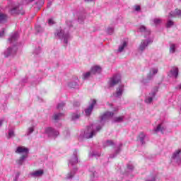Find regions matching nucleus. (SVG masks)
Listing matches in <instances>:
<instances>
[{
	"label": "nucleus",
	"mask_w": 181,
	"mask_h": 181,
	"mask_svg": "<svg viewBox=\"0 0 181 181\" xmlns=\"http://www.w3.org/2000/svg\"><path fill=\"white\" fill-rule=\"evenodd\" d=\"M21 174L19 173H18L16 175V179H18L19 177V175Z\"/></svg>",
	"instance_id": "obj_52"
},
{
	"label": "nucleus",
	"mask_w": 181,
	"mask_h": 181,
	"mask_svg": "<svg viewBox=\"0 0 181 181\" xmlns=\"http://www.w3.org/2000/svg\"><path fill=\"white\" fill-rule=\"evenodd\" d=\"M175 90H181V83L178 84V85L175 87Z\"/></svg>",
	"instance_id": "obj_49"
},
{
	"label": "nucleus",
	"mask_w": 181,
	"mask_h": 181,
	"mask_svg": "<svg viewBox=\"0 0 181 181\" xmlns=\"http://www.w3.org/2000/svg\"><path fill=\"white\" fill-rule=\"evenodd\" d=\"M107 33H108V35H112L114 33V28L111 27L107 28Z\"/></svg>",
	"instance_id": "obj_40"
},
{
	"label": "nucleus",
	"mask_w": 181,
	"mask_h": 181,
	"mask_svg": "<svg viewBox=\"0 0 181 181\" xmlns=\"http://www.w3.org/2000/svg\"><path fill=\"white\" fill-rule=\"evenodd\" d=\"M45 134H46L49 138H57L59 135V131L53 129L52 127L45 128Z\"/></svg>",
	"instance_id": "obj_8"
},
{
	"label": "nucleus",
	"mask_w": 181,
	"mask_h": 181,
	"mask_svg": "<svg viewBox=\"0 0 181 181\" xmlns=\"http://www.w3.org/2000/svg\"><path fill=\"white\" fill-rule=\"evenodd\" d=\"M151 23H153L156 26H158V25H160L162 23V19L159 18H153L151 21Z\"/></svg>",
	"instance_id": "obj_26"
},
{
	"label": "nucleus",
	"mask_w": 181,
	"mask_h": 181,
	"mask_svg": "<svg viewBox=\"0 0 181 181\" xmlns=\"http://www.w3.org/2000/svg\"><path fill=\"white\" fill-rule=\"evenodd\" d=\"M34 132H35V126H32L28 129L26 135L29 136L30 135V134H33Z\"/></svg>",
	"instance_id": "obj_34"
},
{
	"label": "nucleus",
	"mask_w": 181,
	"mask_h": 181,
	"mask_svg": "<svg viewBox=\"0 0 181 181\" xmlns=\"http://www.w3.org/2000/svg\"><path fill=\"white\" fill-rule=\"evenodd\" d=\"M52 5V3H49L48 4H47V7L48 8H50V6Z\"/></svg>",
	"instance_id": "obj_57"
},
{
	"label": "nucleus",
	"mask_w": 181,
	"mask_h": 181,
	"mask_svg": "<svg viewBox=\"0 0 181 181\" xmlns=\"http://www.w3.org/2000/svg\"><path fill=\"white\" fill-rule=\"evenodd\" d=\"M154 132H160L161 134H163V131H165V128L162 127V124H160L157 126V128H155L153 129Z\"/></svg>",
	"instance_id": "obj_27"
},
{
	"label": "nucleus",
	"mask_w": 181,
	"mask_h": 181,
	"mask_svg": "<svg viewBox=\"0 0 181 181\" xmlns=\"http://www.w3.org/2000/svg\"><path fill=\"white\" fill-rule=\"evenodd\" d=\"M26 158H28V154L23 155L18 160H16V163L21 166V165H23V162H25V159H26Z\"/></svg>",
	"instance_id": "obj_23"
},
{
	"label": "nucleus",
	"mask_w": 181,
	"mask_h": 181,
	"mask_svg": "<svg viewBox=\"0 0 181 181\" xmlns=\"http://www.w3.org/2000/svg\"><path fill=\"white\" fill-rule=\"evenodd\" d=\"M176 52V45L170 44V53L173 54Z\"/></svg>",
	"instance_id": "obj_33"
},
{
	"label": "nucleus",
	"mask_w": 181,
	"mask_h": 181,
	"mask_svg": "<svg viewBox=\"0 0 181 181\" xmlns=\"http://www.w3.org/2000/svg\"><path fill=\"white\" fill-rule=\"evenodd\" d=\"M62 117H63V113H54L53 115V119L54 121H59Z\"/></svg>",
	"instance_id": "obj_30"
},
{
	"label": "nucleus",
	"mask_w": 181,
	"mask_h": 181,
	"mask_svg": "<svg viewBox=\"0 0 181 181\" xmlns=\"http://www.w3.org/2000/svg\"><path fill=\"white\" fill-rule=\"evenodd\" d=\"M54 37L55 39H60L61 40H63L64 43L67 45L69 40L71 39L69 28H57L54 32Z\"/></svg>",
	"instance_id": "obj_3"
},
{
	"label": "nucleus",
	"mask_w": 181,
	"mask_h": 181,
	"mask_svg": "<svg viewBox=\"0 0 181 181\" xmlns=\"http://www.w3.org/2000/svg\"><path fill=\"white\" fill-rule=\"evenodd\" d=\"M19 38V34L18 33H14L11 35L10 37L8 38V42L10 43H13V42H16Z\"/></svg>",
	"instance_id": "obj_20"
},
{
	"label": "nucleus",
	"mask_w": 181,
	"mask_h": 181,
	"mask_svg": "<svg viewBox=\"0 0 181 181\" xmlns=\"http://www.w3.org/2000/svg\"><path fill=\"white\" fill-rule=\"evenodd\" d=\"M126 47H128V42L123 40L119 45L117 53H122V52H124Z\"/></svg>",
	"instance_id": "obj_17"
},
{
	"label": "nucleus",
	"mask_w": 181,
	"mask_h": 181,
	"mask_svg": "<svg viewBox=\"0 0 181 181\" xmlns=\"http://www.w3.org/2000/svg\"><path fill=\"white\" fill-rule=\"evenodd\" d=\"M74 107H80V103H79L78 102H75V103H74Z\"/></svg>",
	"instance_id": "obj_50"
},
{
	"label": "nucleus",
	"mask_w": 181,
	"mask_h": 181,
	"mask_svg": "<svg viewBox=\"0 0 181 181\" xmlns=\"http://www.w3.org/2000/svg\"><path fill=\"white\" fill-rule=\"evenodd\" d=\"M85 19H86V14L84 13L78 14V21L79 23H84Z\"/></svg>",
	"instance_id": "obj_24"
},
{
	"label": "nucleus",
	"mask_w": 181,
	"mask_h": 181,
	"mask_svg": "<svg viewBox=\"0 0 181 181\" xmlns=\"http://www.w3.org/2000/svg\"><path fill=\"white\" fill-rule=\"evenodd\" d=\"M176 16L181 18V10L179 8H177L175 11L170 12L168 15V19H170L172 18H176Z\"/></svg>",
	"instance_id": "obj_15"
},
{
	"label": "nucleus",
	"mask_w": 181,
	"mask_h": 181,
	"mask_svg": "<svg viewBox=\"0 0 181 181\" xmlns=\"http://www.w3.org/2000/svg\"><path fill=\"white\" fill-rule=\"evenodd\" d=\"M35 0H29V2H33Z\"/></svg>",
	"instance_id": "obj_58"
},
{
	"label": "nucleus",
	"mask_w": 181,
	"mask_h": 181,
	"mask_svg": "<svg viewBox=\"0 0 181 181\" xmlns=\"http://www.w3.org/2000/svg\"><path fill=\"white\" fill-rule=\"evenodd\" d=\"M40 52H41V49H40V47H38L37 48H36L34 51V54H40Z\"/></svg>",
	"instance_id": "obj_41"
},
{
	"label": "nucleus",
	"mask_w": 181,
	"mask_h": 181,
	"mask_svg": "<svg viewBox=\"0 0 181 181\" xmlns=\"http://www.w3.org/2000/svg\"><path fill=\"white\" fill-rule=\"evenodd\" d=\"M8 12L11 15H23L25 13L19 4H15L13 3H11L8 5Z\"/></svg>",
	"instance_id": "obj_4"
},
{
	"label": "nucleus",
	"mask_w": 181,
	"mask_h": 181,
	"mask_svg": "<svg viewBox=\"0 0 181 181\" xmlns=\"http://www.w3.org/2000/svg\"><path fill=\"white\" fill-rule=\"evenodd\" d=\"M153 43V40L152 38H147L146 40H142L139 46V50L140 52H144L146 49V47L149 46V45H152Z\"/></svg>",
	"instance_id": "obj_5"
},
{
	"label": "nucleus",
	"mask_w": 181,
	"mask_h": 181,
	"mask_svg": "<svg viewBox=\"0 0 181 181\" xmlns=\"http://www.w3.org/2000/svg\"><path fill=\"white\" fill-rule=\"evenodd\" d=\"M77 163H78V158L77 157V150H75L69 160V168L73 170L66 175V179H73V177L76 175V172H77V168L74 167Z\"/></svg>",
	"instance_id": "obj_2"
},
{
	"label": "nucleus",
	"mask_w": 181,
	"mask_h": 181,
	"mask_svg": "<svg viewBox=\"0 0 181 181\" xmlns=\"http://www.w3.org/2000/svg\"><path fill=\"white\" fill-rule=\"evenodd\" d=\"M37 32H40V26H38V28H36Z\"/></svg>",
	"instance_id": "obj_55"
},
{
	"label": "nucleus",
	"mask_w": 181,
	"mask_h": 181,
	"mask_svg": "<svg viewBox=\"0 0 181 181\" xmlns=\"http://www.w3.org/2000/svg\"><path fill=\"white\" fill-rule=\"evenodd\" d=\"M81 115H80V112H76L71 114V120L72 121H77L80 118Z\"/></svg>",
	"instance_id": "obj_25"
},
{
	"label": "nucleus",
	"mask_w": 181,
	"mask_h": 181,
	"mask_svg": "<svg viewBox=\"0 0 181 181\" xmlns=\"http://www.w3.org/2000/svg\"><path fill=\"white\" fill-rule=\"evenodd\" d=\"M135 11L136 12H139V11H141V6H135Z\"/></svg>",
	"instance_id": "obj_46"
},
{
	"label": "nucleus",
	"mask_w": 181,
	"mask_h": 181,
	"mask_svg": "<svg viewBox=\"0 0 181 181\" xmlns=\"http://www.w3.org/2000/svg\"><path fill=\"white\" fill-rule=\"evenodd\" d=\"M92 175H93V177H95V176H97V173L96 172L92 173Z\"/></svg>",
	"instance_id": "obj_51"
},
{
	"label": "nucleus",
	"mask_w": 181,
	"mask_h": 181,
	"mask_svg": "<svg viewBox=\"0 0 181 181\" xmlns=\"http://www.w3.org/2000/svg\"><path fill=\"white\" fill-rule=\"evenodd\" d=\"M124 85H119L117 89L116 92L113 94L114 97H116V98H119L122 97V94H124Z\"/></svg>",
	"instance_id": "obj_13"
},
{
	"label": "nucleus",
	"mask_w": 181,
	"mask_h": 181,
	"mask_svg": "<svg viewBox=\"0 0 181 181\" xmlns=\"http://www.w3.org/2000/svg\"><path fill=\"white\" fill-rule=\"evenodd\" d=\"M139 141H140L141 145L145 144V134L141 133L139 135Z\"/></svg>",
	"instance_id": "obj_29"
},
{
	"label": "nucleus",
	"mask_w": 181,
	"mask_h": 181,
	"mask_svg": "<svg viewBox=\"0 0 181 181\" xmlns=\"http://www.w3.org/2000/svg\"><path fill=\"white\" fill-rule=\"evenodd\" d=\"M140 32L144 33V37L151 35V30H148L144 25H140L139 28Z\"/></svg>",
	"instance_id": "obj_19"
},
{
	"label": "nucleus",
	"mask_w": 181,
	"mask_h": 181,
	"mask_svg": "<svg viewBox=\"0 0 181 181\" xmlns=\"http://www.w3.org/2000/svg\"><path fill=\"white\" fill-rule=\"evenodd\" d=\"M66 25L69 28H71V26H73V24L70 21H66Z\"/></svg>",
	"instance_id": "obj_48"
},
{
	"label": "nucleus",
	"mask_w": 181,
	"mask_h": 181,
	"mask_svg": "<svg viewBox=\"0 0 181 181\" xmlns=\"http://www.w3.org/2000/svg\"><path fill=\"white\" fill-rule=\"evenodd\" d=\"M123 121H124V116L115 117L112 119V122L114 123H119V122H122Z\"/></svg>",
	"instance_id": "obj_28"
},
{
	"label": "nucleus",
	"mask_w": 181,
	"mask_h": 181,
	"mask_svg": "<svg viewBox=\"0 0 181 181\" xmlns=\"http://www.w3.org/2000/svg\"><path fill=\"white\" fill-rule=\"evenodd\" d=\"M78 86V83L76 81H71L68 83V86H69L70 88H76Z\"/></svg>",
	"instance_id": "obj_32"
},
{
	"label": "nucleus",
	"mask_w": 181,
	"mask_h": 181,
	"mask_svg": "<svg viewBox=\"0 0 181 181\" xmlns=\"http://www.w3.org/2000/svg\"><path fill=\"white\" fill-rule=\"evenodd\" d=\"M172 163L181 165V150H176L171 157Z\"/></svg>",
	"instance_id": "obj_6"
},
{
	"label": "nucleus",
	"mask_w": 181,
	"mask_h": 181,
	"mask_svg": "<svg viewBox=\"0 0 181 181\" xmlns=\"http://www.w3.org/2000/svg\"><path fill=\"white\" fill-rule=\"evenodd\" d=\"M146 181H156L155 177H152L151 178L147 179Z\"/></svg>",
	"instance_id": "obj_47"
},
{
	"label": "nucleus",
	"mask_w": 181,
	"mask_h": 181,
	"mask_svg": "<svg viewBox=\"0 0 181 181\" xmlns=\"http://www.w3.org/2000/svg\"><path fill=\"white\" fill-rule=\"evenodd\" d=\"M127 169L130 170V172H132L134 170V165H132V164H128Z\"/></svg>",
	"instance_id": "obj_43"
},
{
	"label": "nucleus",
	"mask_w": 181,
	"mask_h": 181,
	"mask_svg": "<svg viewBox=\"0 0 181 181\" xmlns=\"http://www.w3.org/2000/svg\"><path fill=\"white\" fill-rule=\"evenodd\" d=\"M2 124H4V120H0V127H2Z\"/></svg>",
	"instance_id": "obj_54"
},
{
	"label": "nucleus",
	"mask_w": 181,
	"mask_h": 181,
	"mask_svg": "<svg viewBox=\"0 0 181 181\" xmlns=\"http://www.w3.org/2000/svg\"><path fill=\"white\" fill-rule=\"evenodd\" d=\"M170 77H174L175 78H177V76H179V69L177 67H173L170 71L168 74Z\"/></svg>",
	"instance_id": "obj_16"
},
{
	"label": "nucleus",
	"mask_w": 181,
	"mask_h": 181,
	"mask_svg": "<svg viewBox=\"0 0 181 181\" xmlns=\"http://www.w3.org/2000/svg\"><path fill=\"white\" fill-rule=\"evenodd\" d=\"M48 25H54V21L53 20V18H49L48 20Z\"/></svg>",
	"instance_id": "obj_44"
},
{
	"label": "nucleus",
	"mask_w": 181,
	"mask_h": 181,
	"mask_svg": "<svg viewBox=\"0 0 181 181\" xmlns=\"http://www.w3.org/2000/svg\"><path fill=\"white\" fill-rule=\"evenodd\" d=\"M95 104H97V100H95V99H93L92 100L90 105L86 109H85V115H86V117H90L91 115V112H93V110H94V106L95 105Z\"/></svg>",
	"instance_id": "obj_10"
},
{
	"label": "nucleus",
	"mask_w": 181,
	"mask_h": 181,
	"mask_svg": "<svg viewBox=\"0 0 181 181\" xmlns=\"http://www.w3.org/2000/svg\"><path fill=\"white\" fill-rule=\"evenodd\" d=\"M93 0H85V2H91L93 1Z\"/></svg>",
	"instance_id": "obj_56"
},
{
	"label": "nucleus",
	"mask_w": 181,
	"mask_h": 181,
	"mask_svg": "<svg viewBox=\"0 0 181 181\" xmlns=\"http://www.w3.org/2000/svg\"><path fill=\"white\" fill-rule=\"evenodd\" d=\"M115 144L111 140H107L105 144V146H115Z\"/></svg>",
	"instance_id": "obj_36"
},
{
	"label": "nucleus",
	"mask_w": 181,
	"mask_h": 181,
	"mask_svg": "<svg viewBox=\"0 0 181 181\" xmlns=\"http://www.w3.org/2000/svg\"><path fill=\"white\" fill-rule=\"evenodd\" d=\"M92 156H100V154L99 153L98 154L93 153Z\"/></svg>",
	"instance_id": "obj_53"
},
{
	"label": "nucleus",
	"mask_w": 181,
	"mask_h": 181,
	"mask_svg": "<svg viewBox=\"0 0 181 181\" xmlns=\"http://www.w3.org/2000/svg\"><path fill=\"white\" fill-rule=\"evenodd\" d=\"M18 52V47L13 46V47H8L4 52V57H9V56H13Z\"/></svg>",
	"instance_id": "obj_9"
},
{
	"label": "nucleus",
	"mask_w": 181,
	"mask_h": 181,
	"mask_svg": "<svg viewBox=\"0 0 181 181\" xmlns=\"http://www.w3.org/2000/svg\"><path fill=\"white\" fill-rule=\"evenodd\" d=\"M13 136H15V133L13 132V130H9L8 138H12Z\"/></svg>",
	"instance_id": "obj_42"
},
{
	"label": "nucleus",
	"mask_w": 181,
	"mask_h": 181,
	"mask_svg": "<svg viewBox=\"0 0 181 181\" xmlns=\"http://www.w3.org/2000/svg\"><path fill=\"white\" fill-rule=\"evenodd\" d=\"M44 174L45 171L42 169H40L30 173V176L36 179V177H42Z\"/></svg>",
	"instance_id": "obj_14"
},
{
	"label": "nucleus",
	"mask_w": 181,
	"mask_h": 181,
	"mask_svg": "<svg viewBox=\"0 0 181 181\" xmlns=\"http://www.w3.org/2000/svg\"><path fill=\"white\" fill-rule=\"evenodd\" d=\"M156 74H158V68H151L150 69L149 74L147 76V78L141 80V83H142V84H144V85L148 84V83H149V80H152V78Z\"/></svg>",
	"instance_id": "obj_7"
},
{
	"label": "nucleus",
	"mask_w": 181,
	"mask_h": 181,
	"mask_svg": "<svg viewBox=\"0 0 181 181\" xmlns=\"http://www.w3.org/2000/svg\"><path fill=\"white\" fill-rule=\"evenodd\" d=\"M121 146H122V144H119L117 146V149L115 150V153L114 154H111L110 156V158L112 159V158H115V156H117V155L119 153V152L121 151Z\"/></svg>",
	"instance_id": "obj_22"
},
{
	"label": "nucleus",
	"mask_w": 181,
	"mask_h": 181,
	"mask_svg": "<svg viewBox=\"0 0 181 181\" xmlns=\"http://www.w3.org/2000/svg\"><path fill=\"white\" fill-rule=\"evenodd\" d=\"M119 81H121V76L119 75L113 76V77L109 81L110 87H114V86H117V84H118Z\"/></svg>",
	"instance_id": "obj_12"
},
{
	"label": "nucleus",
	"mask_w": 181,
	"mask_h": 181,
	"mask_svg": "<svg viewBox=\"0 0 181 181\" xmlns=\"http://www.w3.org/2000/svg\"><path fill=\"white\" fill-rule=\"evenodd\" d=\"M4 35H5V28H3L1 32H0V37H4Z\"/></svg>",
	"instance_id": "obj_45"
},
{
	"label": "nucleus",
	"mask_w": 181,
	"mask_h": 181,
	"mask_svg": "<svg viewBox=\"0 0 181 181\" xmlns=\"http://www.w3.org/2000/svg\"><path fill=\"white\" fill-rule=\"evenodd\" d=\"M6 15L0 13V22H5L6 21Z\"/></svg>",
	"instance_id": "obj_38"
},
{
	"label": "nucleus",
	"mask_w": 181,
	"mask_h": 181,
	"mask_svg": "<svg viewBox=\"0 0 181 181\" xmlns=\"http://www.w3.org/2000/svg\"><path fill=\"white\" fill-rule=\"evenodd\" d=\"M90 71L92 76H94V74H100V73H101V66H94L91 68Z\"/></svg>",
	"instance_id": "obj_18"
},
{
	"label": "nucleus",
	"mask_w": 181,
	"mask_h": 181,
	"mask_svg": "<svg viewBox=\"0 0 181 181\" xmlns=\"http://www.w3.org/2000/svg\"><path fill=\"white\" fill-rule=\"evenodd\" d=\"M66 105V103H64V102L62 103H59L57 106V110H63V107Z\"/></svg>",
	"instance_id": "obj_37"
},
{
	"label": "nucleus",
	"mask_w": 181,
	"mask_h": 181,
	"mask_svg": "<svg viewBox=\"0 0 181 181\" xmlns=\"http://www.w3.org/2000/svg\"><path fill=\"white\" fill-rule=\"evenodd\" d=\"M114 117V112H106L102 116H100V120L99 122V125L96 126L95 124H91L88 127L87 130L84 132V138L87 139H90V138H93L103 127H104V124L110 119V118H112Z\"/></svg>",
	"instance_id": "obj_1"
},
{
	"label": "nucleus",
	"mask_w": 181,
	"mask_h": 181,
	"mask_svg": "<svg viewBox=\"0 0 181 181\" xmlns=\"http://www.w3.org/2000/svg\"><path fill=\"white\" fill-rule=\"evenodd\" d=\"M156 93H158V90L151 91L148 95L146 96L144 103H146V104H152V101H153V98L156 97Z\"/></svg>",
	"instance_id": "obj_11"
},
{
	"label": "nucleus",
	"mask_w": 181,
	"mask_h": 181,
	"mask_svg": "<svg viewBox=\"0 0 181 181\" xmlns=\"http://www.w3.org/2000/svg\"><path fill=\"white\" fill-rule=\"evenodd\" d=\"M175 25V22L172 20H168L165 24L166 28H170Z\"/></svg>",
	"instance_id": "obj_35"
},
{
	"label": "nucleus",
	"mask_w": 181,
	"mask_h": 181,
	"mask_svg": "<svg viewBox=\"0 0 181 181\" xmlns=\"http://www.w3.org/2000/svg\"><path fill=\"white\" fill-rule=\"evenodd\" d=\"M35 5L38 9H40L43 5V1H38L37 2L35 3Z\"/></svg>",
	"instance_id": "obj_39"
},
{
	"label": "nucleus",
	"mask_w": 181,
	"mask_h": 181,
	"mask_svg": "<svg viewBox=\"0 0 181 181\" xmlns=\"http://www.w3.org/2000/svg\"><path fill=\"white\" fill-rule=\"evenodd\" d=\"M29 152V149L26 147L18 146L16 151V153H28Z\"/></svg>",
	"instance_id": "obj_21"
},
{
	"label": "nucleus",
	"mask_w": 181,
	"mask_h": 181,
	"mask_svg": "<svg viewBox=\"0 0 181 181\" xmlns=\"http://www.w3.org/2000/svg\"><path fill=\"white\" fill-rule=\"evenodd\" d=\"M93 74H91L90 71H88L86 73L83 74V80H88V78H90Z\"/></svg>",
	"instance_id": "obj_31"
},
{
	"label": "nucleus",
	"mask_w": 181,
	"mask_h": 181,
	"mask_svg": "<svg viewBox=\"0 0 181 181\" xmlns=\"http://www.w3.org/2000/svg\"><path fill=\"white\" fill-rule=\"evenodd\" d=\"M90 181H94L93 180H90Z\"/></svg>",
	"instance_id": "obj_59"
}]
</instances>
